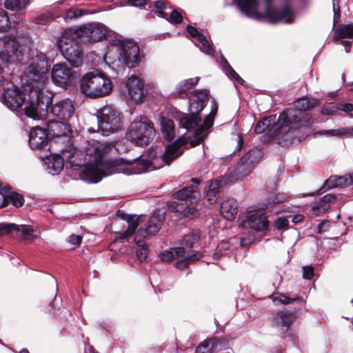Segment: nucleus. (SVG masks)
<instances>
[{
    "label": "nucleus",
    "mask_w": 353,
    "mask_h": 353,
    "mask_svg": "<svg viewBox=\"0 0 353 353\" xmlns=\"http://www.w3.org/2000/svg\"><path fill=\"white\" fill-rule=\"evenodd\" d=\"M243 226L258 232H263L268 228L267 216L262 211H252L248 213Z\"/></svg>",
    "instance_id": "4be33fe9"
},
{
    "label": "nucleus",
    "mask_w": 353,
    "mask_h": 353,
    "mask_svg": "<svg viewBox=\"0 0 353 353\" xmlns=\"http://www.w3.org/2000/svg\"><path fill=\"white\" fill-rule=\"evenodd\" d=\"M111 143L97 142L93 148L87 150L89 156V165L82 172L81 177L88 183H96L103 177L112 174L114 172H123L125 174H138L150 171L159 166L156 165L157 152L156 149L150 148L145 154L134 159V162H129L125 168H114V162L104 159L112 148Z\"/></svg>",
    "instance_id": "f03ea898"
},
{
    "label": "nucleus",
    "mask_w": 353,
    "mask_h": 353,
    "mask_svg": "<svg viewBox=\"0 0 353 353\" xmlns=\"http://www.w3.org/2000/svg\"><path fill=\"white\" fill-rule=\"evenodd\" d=\"M230 248V243L227 241H222L217 246L216 252L214 253L213 256L215 260H218L219 258L223 254L222 251L228 250Z\"/></svg>",
    "instance_id": "603ef678"
},
{
    "label": "nucleus",
    "mask_w": 353,
    "mask_h": 353,
    "mask_svg": "<svg viewBox=\"0 0 353 353\" xmlns=\"http://www.w3.org/2000/svg\"><path fill=\"white\" fill-rule=\"evenodd\" d=\"M29 144L32 150H49L48 134L39 127L32 128L29 132Z\"/></svg>",
    "instance_id": "aec40b11"
},
{
    "label": "nucleus",
    "mask_w": 353,
    "mask_h": 353,
    "mask_svg": "<svg viewBox=\"0 0 353 353\" xmlns=\"http://www.w3.org/2000/svg\"><path fill=\"white\" fill-rule=\"evenodd\" d=\"M341 111L345 112L350 117L353 118V104L349 103H341Z\"/></svg>",
    "instance_id": "bf43d9fd"
},
{
    "label": "nucleus",
    "mask_w": 353,
    "mask_h": 353,
    "mask_svg": "<svg viewBox=\"0 0 353 353\" xmlns=\"http://www.w3.org/2000/svg\"><path fill=\"white\" fill-rule=\"evenodd\" d=\"M273 303L276 305H289L294 303L296 301L300 300V297L296 296L294 298H290L285 294H281L279 292L273 293L270 296Z\"/></svg>",
    "instance_id": "58836bf2"
},
{
    "label": "nucleus",
    "mask_w": 353,
    "mask_h": 353,
    "mask_svg": "<svg viewBox=\"0 0 353 353\" xmlns=\"http://www.w3.org/2000/svg\"><path fill=\"white\" fill-rule=\"evenodd\" d=\"M341 43L343 45V46L345 48V52L346 53L350 52L351 45H352L351 41H343L341 42Z\"/></svg>",
    "instance_id": "774afa93"
},
{
    "label": "nucleus",
    "mask_w": 353,
    "mask_h": 353,
    "mask_svg": "<svg viewBox=\"0 0 353 353\" xmlns=\"http://www.w3.org/2000/svg\"><path fill=\"white\" fill-rule=\"evenodd\" d=\"M289 215L281 216L276 219L274 221V226L277 230H285L288 228L289 225Z\"/></svg>",
    "instance_id": "3c124183"
},
{
    "label": "nucleus",
    "mask_w": 353,
    "mask_h": 353,
    "mask_svg": "<svg viewBox=\"0 0 353 353\" xmlns=\"http://www.w3.org/2000/svg\"><path fill=\"white\" fill-rule=\"evenodd\" d=\"M336 200V196L334 194H327L313 203L311 211L316 216L323 214Z\"/></svg>",
    "instance_id": "cd10ccee"
},
{
    "label": "nucleus",
    "mask_w": 353,
    "mask_h": 353,
    "mask_svg": "<svg viewBox=\"0 0 353 353\" xmlns=\"http://www.w3.org/2000/svg\"><path fill=\"white\" fill-rule=\"evenodd\" d=\"M110 50L107 53L108 59H112L117 65L135 68L140 61L139 47L130 41H122L114 39L110 41Z\"/></svg>",
    "instance_id": "20e7f679"
},
{
    "label": "nucleus",
    "mask_w": 353,
    "mask_h": 353,
    "mask_svg": "<svg viewBox=\"0 0 353 353\" xmlns=\"http://www.w3.org/2000/svg\"><path fill=\"white\" fill-rule=\"evenodd\" d=\"M339 110H341V104L332 103L324 106L321 112L323 115H334L337 114Z\"/></svg>",
    "instance_id": "49530a36"
},
{
    "label": "nucleus",
    "mask_w": 353,
    "mask_h": 353,
    "mask_svg": "<svg viewBox=\"0 0 353 353\" xmlns=\"http://www.w3.org/2000/svg\"><path fill=\"white\" fill-rule=\"evenodd\" d=\"M142 215L137 216V215L127 216L125 221L127 223V230L121 235L120 239L124 241L128 236H131L137 228V227L142 223Z\"/></svg>",
    "instance_id": "473e14b6"
},
{
    "label": "nucleus",
    "mask_w": 353,
    "mask_h": 353,
    "mask_svg": "<svg viewBox=\"0 0 353 353\" xmlns=\"http://www.w3.org/2000/svg\"><path fill=\"white\" fill-rule=\"evenodd\" d=\"M144 79L141 75H131L126 81L128 94L137 101L139 100L143 94Z\"/></svg>",
    "instance_id": "5701e85b"
},
{
    "label": "nucleus",
    "mask_w": 353,
    "mask_h": 353,
    "mask_svg": "<svg viewBox=\"0 0 353 353\" xmlns=\"http://www.w3.org/2000/svg\"><path fill=\"white\" fill-rule=\"evenodd\" d=\"M2 197L3 199L2 207L6 206L8 202H11L16 208L21 207L24 203L23 195L12 191L10 187L2 192Z\"/></svg>",
    "instance_id": "2f4dec72"
},
{
    "label": "nucleus",
    "mask_w": 353,
    "mask_h": 353,
    "mask_svg": "<svg viewBox=\"0 0 353 353\" xmlns=\"http://www.w3.org/2000/svg\"><path fill=\"white\" fill-rule=\"evenodd\" d=\"M192 181L195 185L184 187L175 194L176 197L180 202H172L169 204V208L172 210L179 212L188 219H192L196 212L193 200L196 199V189L199 184V181L196 179L193 178Z\"/></svg>",
    "instance_id": "6e6552de"
},
{
    "label": "nucleus",
    "mask_w": 353,
    "mask_h": 353,
    "mask_svg": "<svg viewBox=\"0 0 353 353\" xmlns=\"http://www.w3.org/2000/svg\"><path fill=\"white\" fill-rule=\"evenodd\" d=\"M68 242L71 245L79 246L82 241V237L80 235L71 234L67 239Z\"/></svg>",
    "instance_id": "13d9d810"
},
{
    "label": "nucleus",
    "mask_w": 353,
    "mask_h": 353,
    "mask_svg": "<svg viewBox=\"0 0 353 353\" xmlns=\"http://www.w3.org/2000/svg\"><path fill=\"white\" fill-rule=\"evenodd\" d=\"M79 88L83 94L90 98L103 97L111 92L112 85L105 73L94 70L81 77Z\"/></svg>",
    "instance_id": "39448f33"
},
{
    "label": "nucleus",
    "mask_w": 353,
    "mask_h": 353,
    "mask_svg": "<svg viewBox=\"0 0 353 353\" xmlns=\"http://www.w3.org/2000/svg\"><path fill=\"white\" fill-rule=\"evenodd\" d=\"M19 230L22 232L23 239L26 240H32L37 238V236L34 234V230L30 225H18Z\"/></svg>",
    "instance_id": "a18cd8bd"
},
{
    "label": "nucleus",
    "mask_w": 353,
    "mask_h": 353,
    "mask_svg": "<svg viewBox=\"0 0 353 353\" xmlns=\"http://www.w3.org/2000/svg\"><path fill=\"white\" fill-rule=\"evenodd\" d=\"M199 78H190L179 82L176 86V92L181 98L188 97L193 91L194 87L197 84Z\"/></svg>",
    "instance_id": "7c9ffc66"
},
{
    "label": "nucleus",
    "mask_w": 353,
    "mask_h": 353,
    "mask_svg": "<svg viewBox=\"0 0 353 353\" xmlns=\"http://www.w3.org/2000/svg\"><path fill=\"white\" fill-rule=\"evenodd\" d=\"M79 39H72L63 34V39L60 41L59 48L61 54L70 64L74 68L79 67L83 61L84 54L81 47L78 44Z\"/></svg>",
    "instance_id": "f8f14e48"
},
{
    "label": "nucleus",
    "mask_w": 353,
    "mask_h": 353,
    "mask_svg": "<svg viewBox=\"0 0 353 353\" xmlns=\"http://www.w3.org/2000/svg\"><path fill=\"white\" fill-rule=\"evenodd\" d=\"M353 37V25L347 24L344 26H339L334 36V40H339L342 38Z\"/></svg>",
    "instance_id": "79ce46f5"
},
{
    "label": "nucleus",
    "mask_w": 353,
    "mask_h": 353,
    "mask_svg": "<svg viewBox=\"0 0 353 353\" xmlns=\"http://www.w3.org/2000/svg\"><path fill=\"white\" fill-rule=\"evenodd\" d=\"M201 232L199 230H194L188 234L184 236L183 239V243L189 248L196 247V243L199 245H201Z\"/></svg>",
    "instance_id": "ea45409f"
},
{
    "label": "nucleus",
    "mask_w": 353,
    "mask_h": 353,
    "mask_svg": "<svg viewBox=\"0 0 353 353\" xmlns=\"http://www.w3.org/2000/svg\"><path fill=\"white\" fill-rule=\"evenodd\" d=\"M221 65L226 75L230 79L234 80L238 84H244L245 81L234 70L223 56H221Z\"/></svg>",
    "instance_id": "4c0bfd02"
},
{
    "label": "nucleus",
    "mask_w": 353,
    "mask_h": 353,
    "mask_svg": "<svg viewBox=\"0 0 353 353\" xmlns=\"http://www.w3.org/2000/svg\"><path fill=\"white\" fill-rule=\"evenodd\" d=\"M273 281H272V285L275 287V288H278L281 281H282V276L279 273H276L274 274V275L273 276Z\"/></svg>",
    "instance_id": "69168bd1"
},
{
    "label": "nucleus",
    "mask_w": 353,
    "mask_h": 353,
    "mask_svg": "<svg viewBox=\"0 0 353 353\" xmlns=\"http://www.w3.org/2000/svg\"><path fill=\"white\" fill-rule=\"evenodd\" d=\"M3 103L10 109L21 107L23 103L28 105L29 100L26 103L24 94L16 85H12L11 88H3Z\"/></svg>",
    "instance_id": "2eb2a0df"
},
{
    "label": "nucleus",
    "mask_w": 353,
    "mask_h": 353,
    "mask_svg": "<svg viewBox=\"0 0 353 353\" xmlns=\"http://www.w3.org/2000/svg\"><path fill=\"white\" fill-rule=\"evenodd\" d=\"M347 128H341V129H336V130H323L316 132L314 134L315 135H324L326 137H337L341 134H346L347 135V131L345 130Z\"/></svg>",
    "instance_id": "de8ad7c7"
},
{
    "label": "nucleus",
    "mask_w": 353,
    "mask_h": 353,
    "mask_svg": "<svg viewBox=\"0 0 353 353\" xmlns=\"http://www.w3.org/2000/svg\"><path fill=\"white\" fill-rule=\"evenodd\" d=\"M0 58L6 64H17L30 60L28 67L21 77L24 92H28V105L25 106L27 117L39 120L44 115L52 114L60 119L74 121V107L69 99L52 103V94L46 93L43 85L48 80V61L43 53L31 48L28 39L19 41L10 37L0 38Z\"/></svg>",
    "instance_id": "f257e3e1"
},
{
    "label": "nucleus",
    "mask_w": 353,
    "mask_h": 353,
    "mask_svg": "<svg viewBox=\"0 0 353 353\" xmlns=\"http://www.w3.org/2000/svg\"><path fill=\"white\" fill-rule=\"evenodd\" d=\"M330 228V223L328 221H323L320 223L317 226V231L319 233L321 234L327 232Z\"/></svg>",
    "instance_id": "680f3d73"
},
{
    "label": "nucleus",
    "mask_w": 353,
    "mask_h": 353,
    "mask_svg": "<svg viewBox=\"0 0 353 353\" xmlns=\"http://www.w3.org/2000/svg\"><path fill=\"white\" fill-rule=\"evenodd\" d=\"M168 14V17H165L168 21L174 24L179 23L182 21L183 16L179 10L171 8Z\"/></svg>",
    "instance_id": "c03bdc74"
},
{
    "label": "nucleus",
    "mask_w": 353,
    "mask_h": 353,
    "mask_svg": "<svg viewBox=\"0 0 353 353\" xmlns=\"http://www.w3.org/2000/svg\"><path fill=\"white\" fill-rule=\"evenodd\" d=\"M85 11L82 9L77 8H71L67 10L65 19V20H72L74 19H77L79 17L83 16V14H85Z\"/></svg>",
    "instance_id": "09e8293b"
},
{
    "label": "nucleus",
    "mask_w": 353,
    "mask_h": 353,
    "mask_svg": "<svg viewBox=\"0 0 353 353\" xmlns=\"http://www.w3.org/2000/svg\"><path fill=\"white\" fill-rule=\"evenodd\" d=\"M220 210L225 219L228 221L233 220L238 212L237 201L232 198L224 200L221 204Z\"/></svg>",
    "instance_id": "c756f323"
},
{
    "label": "nucleus",
    "mask_w": 353,
    "mask_h": 353,
    "mask_svg": "<svg viewBox=\"0 0 353 353\" xmlns=\"http://www.w3.org/2000/svg\"><path fill=\"white\" fill-rule=\"evenodd\" d=\"M314 275V268L311 265L303 267V277L305 279H311Z\"/></svg>",
    "instance_id": "4d7b16f0"
},
{
    "label": "nucleus",
    "mask_w": 353,
    "mask_h": 353,
    "mask_svg": "<svg viewBox=\"0 0 353 353\" xmlns=\"http://www.w3.org/2000/svg\"><path fill=\"white\" fill-rule=\"evenodd\" d=\"M279 121V117L270 116L257 122L254 128V132L261 134L267 130V134L270 137L281 135L278 139V143L283 147H288L296 141L294 131H288L283 128L274 132V126L277 125Z\"/></svg>",
    "instance_id": "1a4fd4ad"
},
{
    "label": "nucleus",
    "mask_w": 353,
    "mask_h": 353,
    "mask_svg": "<svg viewBox=\"0 0 353 353\" xmlns=\"http://www.w3.org/2000/svg\"><path fill=\"white\" fill-rule=\"evenodd\" d=\"M8 26L9 19L7 12L3 8H0V31L7 29Z\"/></svg>",
    "instance_id": "864d4df0"
},
{
    "label": "nucleus",
    "mask_w": 353,
    "mask_h": 353,
    "mask_svg": "<svg viewBox=\"0 0 353 353\" xmlns=\"http://www.w3.org/2000/svg\"><path fill=\"white\" fill-rule=\"evenodd\" d=\"M184 254L185 248L183 247H176L163 251L161 253L160 257L162 261H170Z\"/></svg>",
    "instance_id": "c9c22d12"
},
{
    "label": "nucleus",
    "mask_w": 353,
    "mask_h": 353,
    "mask_svg": "<svg viewBox=\"0 0 353 353\" xmlns=\"http://www.w3.org/2000/svg\"><path fill=\"white\" fill-rule=\"evenodd\" d=\"M239 10L248 17L259 19L260 14L257 10V0H237Z\"/></svg>",
    "instance_id": "bb28decb"
},
{
    "label": "nucleus",
    "mask_w": 353,
    "mask_h": 353,
    "mask_svg": "<svg viewBox=\"0 0 353 353\" xmlns=\"http://www.w3.org/2000/svg\"><path fill=\"white\" fill-rule=\"evenodd\" d=\"M296 318L295 312L290 310L277 312L271 317V325L281 335L289 330Z\"/></svg>",
    "instance_id": "ddd939ff"
},
{
    "label": "nucleus",
    "mask_w": 353,
    "mask_h": 353,
    "mask_svg": "<svg viewBox=\"0 0 353 353\" xmlns=\"http://www.w3.org/2000/svg\"><path fill=\"white\" fill-rule=\"evenodd\" d=\"M72 77L71 69L65 63L54 64L51 71L52 82L59 86L65 87L70 83Z\"/></svg>",
    "instance_id": "f3484780"
},
{
    "label": "nucleus",
    "mask_w": 353,
    "mask_h": 353,
    "mask_svg": "<svg viewBox=\"0 0 353 353\" xmlns=\"http://www.w3.org/2000/svg\"><path fill=\"white\" fill-rule=\"evenodd\" d=\"M352 183L353 179L352 174L341 176H332L325 181L323 189L324 191H326L334 188L348 186L352 185Z\"/></svg>",
    "instance_id": "c85d7f7f"
},
{
    "label": "nucleus",
    "mask_w": 353,
    "mask_h": 353,
    "mask_svg": "<svg viewBox=\"0 0 353 353\" xmlns=\"http://www.w3.org/2000/svg\"><path fill=\"white\" fill-rule=\"evenodd\" d=\"M161 131L163 137L168 141H172L174 137V124L172 119L162 118L161 119Z\"/></svg>",
    "instance_id": "f704fd0d"
},
{
    "label": "nucleus",
    "mask_w": 353,
    "mask_h": 353,
    "mask_svg": "<svg viewBox=\"0 0 353 353\" xmlns=\"http://www.w3.org/2000/svg\"><path fill=\"white\" fill-rule=\"evenodd\" d=\"M318 101L314 99L301 97L294 102V109L288 108L279 114V121L277 125L274 126V132L279 130L288 129V131H294L296 140L299 137L297 136L298 129L302 126V122H307L308 119L307 114L303 112L310 110L314 108Z\"/></svg>",
    "instance_id": "7ed1b4c3"
},
{
    "label": "nucleus",
    "mask_w": 353,
    "mask_h": 353,
    "mask_svg": "<svg viewBox=\"0 0 353 353\" xmlns=\"http://www.w3.org/2000/svg\"><path fill=\"white\" fill-rule=\"evenodd\" d=\"M203 256V253L199 251H194L191 254L187 256L185 259L190 264L199 260Z\"/></svg>",
    "instance_id": "6e6d98bb"
},
{
    "label": "nucleus",
    "mask_w": 353,
    "mask_h": 353,
    "mask_svg": "<svg viewBox=\"0 0 353 353\" xmlns=\"http://www.w3.org/2000/svg\"><path fill=\"white\" fill-rule=\"evenodd\" d=\"M288 215H289V218H291L292 222H293L295 224L301 223L302 221H303V220L305 219L304 215H303L301 214H294V215L288 214Z\"/></svg>",
    "instance_id": "0e129e2a"
},
{
    "label": "nucleus",
    "mask_w": 353,
    "mask_h": 353,
    "mask_svg": "<svg viewBox=\"0 0 353 353\" xmlns=\"http://www.w3.org/2000/svg\"><path fill=\"white\" fill-rule=\"evenodd\" d=\"M209 341H204L196 348V353H211L212 345Z\"/></svg>",
    "instance_id": "5fc2aeb1"
},
{
    "label": "nucleus",
    "mask_w": 353,
    "mask_h": 353,
    "mask_svg": "<svg viewBox=\"0 0 353 353\" xmlns=\"http://www.w3.org/2000/svg\"><path fill=\"white\" fill-rule=\"evenodd\" d=\"M164 221V212H156L149 218L144 226L139 228L136 234L143 239L154 235L159 231Z\"/></svg>",
    "instance_id": "4468645a"
},
{
    "label": "nucleus",
    "mask_w": 353,
    "mask_h": 353,
    "mask_svg": "<svg viewBox=\"0 0 353 353\" xmlns=\"http://www.w3.org/2000/svg\"><path fill=\"white\" fill-rule=\"evenodd\" d=\"M188 264L189 263H188L185 258H183L181 260L176 262L175 266L178 269L183 270V269L185 268L188 265Z\"/></svg>",
    "instance_id": "338daca9"
},
{
    "label": "nucleus",
    "mask_w": 353,
    "mask_h": 353,
    "mask_svg": "<svg viewBox=\"0 0 353 353\" xmlns=\"http://www.w3.org/2000/svg\"><path fill=\"white\" fill-rule=\"evenodd\" d=\"M134 241L139 248L137 250V257L140 262L145 261L148 257V246L143 242V238L135 235Z\"/></svg>",
    "instance_id": "a19ab883"
},
{
    "label": "nucleus",
    "mask_w": 353,
    "mask_h": 353,
    "mask_svg": "<svg viewBox=\"0 0 353 353\" xmlns=\"http://www.w3.org/2000/svg\"><path fill=\"white\" fill-rule=\"evenodd\" d=\"M208 92L206 90H193L188 97L189 99V114L181 117L179 120L181 125L190 130L195 128L201 117L199 112L205 107L208 101Z\"/></svg>",
    "instance_id": "0eeeda50"
},
{
    "label": "nucleus",
    "mask_w": 353,
    "mask_h": 353,
    "mask_svg": "<svg viewBox=\"0 0 353 353\" xmlns=\"http://www.w3.org/2000/svg\"><path fill=\"white\" fill-rule=\"evenodd\" d=\"M221 181L214 179L208 182V189L205 191V197L210 204L215 203L219 195Z\"/></svg>",
    "instance_id": "72a5a7b5"
},
{
    "label": "nucleus",
    "mask_w": 353,
    "mask_h": 353,
    "mask_svg": "<svg viewBox=\"0 0 353 353\" xmlns=\"http://www.w3.org/2000/svg\"><path fill=\"white\" fill-rule=\"evenodd\" d=\"M332 4H333L332 8H333V12H334L333 27H334L340 19L341 12H340L339 7L338 6L337 8H336L335 0L332 1Z\"/></svg>",
    "instance_id": "052dcab7"
},
{
    "label": "nucleus",
    "mask_w": 353,
    "mask_h": 353,
    "mask_svg": "<svg viewBox=\"0 0 353 353\" xmlns=\"http://www.w3.org/2000/svg\"><path fill=\"white\" fill-rule=\"evenodd\" d=\"M171 6L166 0H157L154 1V12L159 17H168Z\"/></svg>",
    "instance_id": "e433bc0d"
},
{
    "label": "nucleus",
    "mask_w": 353,
    "mask_h": 353,
    "mask_svg": "<svg viewBox=\"0 0 353 353\" xmlns=\"http://www.w3.org/2000/svg\"><path fill=\"white\" fill-rule=\"evenodd\" d=\"M287 198V196L283 194L281 196L276 195L274 193H271L268 196V202H266L263 203V208L267 209L269 207L284 201L285 199Z\"/></svg>",
    "instance_id": "37998d69"
},
{
    "label": "nucleus",
    "mask_w": 353,
    "mask_h": 353,
    "mask_svg": "<svg viewBox=\"0 0 353 353\" xmlns=\"http://www.w3.org/2000/svg\"><path fill=\"white\" fill-rule=\"evenodd\" d=\"M263 152L260 149L254 148L249 150L243 155L237 165L239 172L250 173L252 172L255 165H256L262 157Z\"/></svg>",
    "instance_id": "6ab92c4d"
},
{
    "label": "nucleus",
    "mask_w": 353,
    "mask_h": 353,
    "mask_svg": "<svg viewBox=\"0 0 353 353\" xmlns=\"http://www.w3.org/2000/svg\"><path fill=\"white\" fill-rule=\"evenodd\" d=\"M296 17L297 13L288 4L269 12L270 21L272 23L281 22L289 24L293 23Z\"/></svg>",
    "instance_id": "a211bd4d"
},
{
    "label": "nucleus",
    "mask_w": 353,
    "mask_h": 353,
    "mask_svg": "<svg viewBox=\"0 0 353 353\" xmlns=\"http://www.w3.org/2000/svg\"><path fill=\"white\" fill-rule=\"evenodd\" d=\"M48 135L53 137H67L71 133V123L50 120L47 122Z\"/></svg>",
    "instance_id": "b1692460"
},
{
    "label": "nucleus",
    "mask_w": 353,
    "mask_h": 353,
    "mask_svg": "<svg viewBox=\"0 0 353 353\" xmlns=\"http://www.w3.org/2000/svg\"><path fill=\"white\" fill-rule=\"evenodd\" d=\"M75 153H71L66 155L63 153V157L60 154H52L46 157L43 160L48 172L52 175L59 174L63 168V160L67 159L72 166H79L80 163H76L72 160Z\"/></svg>",
    "instance_id": "dca6fc26"
},
{
    "label": "nucleus",
    "mask_w": 353,
    "mask_h": 353,
    "mask_svg": "<svg viewBox=\"0 0 353 353\" xmlns=\"http://www.w3.org/2000/svg\"><path fill=\"white\" fill-rule=\"evenodd\" d=\"M217 110L218 105L214 101H212L210 113L206 116L203 123L194 130V139L196 140L194 145L201 143L208 134L210 128L213 125L214 118Z\"/></svg>",
    "instance_id": "412c9836"
},
{
    "label": "nucleus",
    "mask_w": 353,
    "mask_h": 353,
    "mask_svg": "<svg viewBox=\"0 0 353 353\" xmlns=\"http://www.w3.org/2000/svg\"><path fill=\"white\" fill-rule=\"evenodd\" d=\"M185 143L183 139H179L173 143L165 148L164 153L161 157L163 161L170 164L173 160L179 157L183 153L182 145Z\"/></svg>",
    "instance_id": "a878e982"
},
{
    "label": "nucleus",
    "mask_w": 353,
    "mask_h": 353,
    "mask_svg": "<svg viewBox=\"0 0 353 353\" xmlns=\"http://www.w3.org/2000/svg\"><path fill=\"white\" fill-rule=\"evenodd\" d=\"M128 2L132 6L145 9L147 0H128Z\"/></svg>",
    "instance_id": "e2e57ef3"
},
{
    "label": "nucleus",
    "mask_w": 353,
    "mask_h": 353,
    "mask_svg": "<svg viewBox=\"0 0 353 353\" xmlns=\"http://www.w3.org/2000/svg\"><path fill=\"white\" fill-rule=\"evenodd\" d=\"M186 29L189 34L198 41V43H195V45L199 48L202 52L210 56L214 55V50L212 45L203 34L199 32L194 27L190 25L187 26Z\"/></svg>",
    "instance_id": "393cba45"
},
{
    "label": "nucleus",
    "mask_w": 353,
    "mask_h": 353,
    "mask_svg": "<svg viewBox=\"0 0 353 353\" xmlns=\"http://www.w3.org/2000/svg\"><path fill=\"white\" fill-rule=\"evenodd\" d=\"M107 29L101 23H92L79 28H71L65 30V36L72 39H79L81 43H89L101 40Z\"/></svg>",
    "instance_id": "9b49d317"
},
{
    "label": "nucleus",
    "mask_w": 353,
    "mask_h": 353,
    "mask_svg": "<svg viewBox=\"0 0 353 353\" xmlns=\"http://www.w3.org/2000/svg\"><path fill=\"white\" fill-rule=\"evenodd\" d=\"M155 134L153 123L146 117L140 116L131 122L126 137L131 142L143 147L147 145Z\"/></svg>",
    "instance_id": "423d86ee"
},
{
    "label": "nucleus",
    "mask_w": 353,
    "mask_h": 353,
    "mask_svg": "<svg viewBox=\"0 0 353 353\" xmlns=\"http://www.w3.org/2000/svg\"><path fill=\"white\" fill-rule=\"evenodd\" d=\"M13 230H19L18 225L14 223H0V236L10 234Z\"/></svg>",
    "instance_id": "8fccbe9b"
},
{
    "label": "nucleus",
    "mask_w": 353,
    "mask_h": 353,
    "mask_svg": "<svg viewBox=\"0 0 353 353\" xmlns=\"http://www.w3.org/2000/svg\"><path fill=\"white\" fill-rule=\"evenodd\" d=\"M98 130L103 136L117 132L121 125V113L116 108L105 105L100 108L97 113Z\"/></svg>",
    "instance_id": "9d476101"
}]
</instances>
